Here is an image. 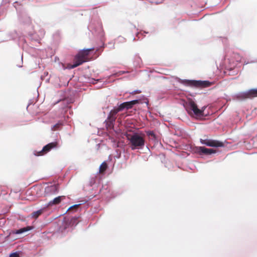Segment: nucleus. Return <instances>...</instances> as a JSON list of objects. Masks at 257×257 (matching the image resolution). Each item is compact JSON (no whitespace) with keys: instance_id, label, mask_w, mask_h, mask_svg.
<instances>
[{"instance_id":"nucleus-21","label":"nucleus","mask_w":257,"mask_h":257,"mask_svg":"<svg viewBox=\"0 0 257 257\" xmlns=\"http://www.w3.org/2000/svg\"><path fill=\"white\" fill-rule=\"evenodd\" d=\"M17 257H20V253L17 252Z\"/></svg>"},{"instance_id":"nucleus-23","label":"nucleus","mask_w":257,"mask_h":257,"mask_svg":"<svg viewBox=\"0 0 257 257\" xmlns=\"http://www.w3.org/2000/svg\"><path fill=\"white\" fill-rule=\"evenodd\" d=\"M160 4V3H158V2H156V4H157V5H158V4Z\"/></svg>"},{"instance_id":"nucleus-19","label":"nucleus","mask_w":257,"mask_h":257,"mask_svg":"<svg viewBox=\"0 0 257 257\" xmlns=\"http://www.w3.org/2000/svg\"><path fill=\"white\" fill-rule=\"evenodd\" d=\"M141 92V91L140 90H136V91H134V92H132V94H137V93H140Z\"/></svg>"},{"instance_id":"nucleus-9","label":"nucleus","mask_w":257,"mask_h":257,"mask_svg":"<svg viewBox=\"0 0 257 257\" xmlns=\"http://www.w3.org/2000/svg\"><path fill=\"white\" fill-rule=\"evenodd\" d=\"M196 151L200 155H210L216 152V151L213 149H208L204 147H197Z\"/></svg>"},{"instance_id":"nucleus-13","label":"nucleus","mask_w":257,"mask_h":257,"mask_svg":"<svg viewBox=\"0 0 257 257\" xmlns=\"http://www.w3.org/2000/svg\"><path fill=\"white\" fill-rule=\"evenodd\" d=\"M108 167L107 164L105 162H103L99 167V172L100 174L103 173Z\"/></svg>"},{"instance_id":"nucleus-20","label":"nucleus","mask_w":257,"mask_h":257,"mask_svg":"<svg viewBox=\"0 0 257 257\" xmlns=\"http://www.w3.org/2000/svg\"><path fill=\"white\" fill-rule=\"evenodd\" d=\"M10 257H16V252L11 253Z\"/></svg>"},{"instance_id":"nucleus-18","label":"nucleus","mask_w":257,"mask_h":257,"mask_svg":"<svg viewBox=\"0 0 257 257\" xmlns=\"http://www.w3.org/2000/svg\"><path fill=\"white\" fill-rule=\"evenodd\" d=\"M79 205H80V204L74 205L71 206L70 207H69L67 211H70L73 209H76L79 207Z\"/></svg>"},{"instance_id":"nucleus-5","label":"nucleus","mask_w":257,"mask_h":257,"mask_svg":"<svg viewBox=\"0 0 257 257\" xmlns=\"http://www.w3.org/2000/svg\"><path fill=\"white\" fill-rule=\"evenodd\" d=\"M58 143L57 142L50 143L45 146L42 150L40 151H35L34 154L36 156H43L50 152L52 149L56 148L58 147Z\"/></svg>"},{"instance_id":"nucleus-2","label":"nucleus","mask_w":257,"mask_h":257,"mask_svg":"<svg viewBox=\"0 0 257 257\" xmlns=\"http://www.w3.org/2000/svg\"><path fill=\"white\" fill-rule=\"evenodd\" d=\"M94 50V48L84 49L80 51L75 56L74 59V64H69L68 67L70 69L74 68L84 62L88 61V56L90 52Z\"/></svg>"},{"instance_id":"nucleus-17","label":"nucleus","mask_w":257,"mask_h":257,"mask_svg":"<svg viewBox=\"0 0 257 257\" xmlns=\"http://www.w3.org/2000/svg\"><path fill=\"white\" fill-rule=\"evenodd\" d=\"M62 125V123L61 122H59L55 124L52 127V130L53 131H57L59 129L61 126Z\"/></svg>"},{"instance_id":"nucleus-7","label":"nucleus","mask_w":257,"mask_h":257,"mask_svg":"<svg viewBox=\"0 0 257 257\" xmlns=\"http://www.w3.org/2000/svg\"><path fill=\"white\" fill-rule=\"evenodd\" d=\"M120 111L121 110H118V107H114L110 111L107 117L108 122L110 125H113V123L116 118V114Z\"/></svg>"},{"instance_id":"nucleus-6","label":"nucleus","mask_w":257,"mask_h":257,"mask_svg":"<svg viewBox=\"0 0 257 257\" xmlns=\"http://www.w3.org/2000/svg\"><path fill=\"white\" fill-rule=\"evenodd\" d=\"M200 143L209 147H219L223 146L222 142L208 139H201Z\"/></svg>"},{"instance_id":"nucleus-11","label":"nucleus","mask_w":257,"mask_h":257,"mask_svg":"<svg viewBox=\"0 0 257 257\" xmlns=\"http://www.w3.org/2000/svg\"><path fill=\"white\" fill-rule=\"evenodd\" d=\"M236 97L238 100L249 99L248 91L241 92L236 95Z\"/></svg>"},{"instance_id":"nucleus-4","label":"nucleus","mask_w":257,"mask_h":257,"mask_svg":"<svg viewBox=\"0 0 257 257\" xmlns=\"http://www.w3.org/2000/svg\"><path fill=\"white\" fill-rule=\"evenodd\" d=\"M186 109L190 115H195V116H201L203 115V110L199 109L197 104L194 101L190 99L186 105Z\"/></svg>"},{"instance_id":"nucleus-1","label":"nucleus","mask_w":257,"mask_h":257,"mask_svg":"<svg viewBox=\"0 0 257 257\" xmlns=\"http://www.w3.org/2000/svg\"><path fill=\"white\" fill-rule=\"evenodd\" d=\"M130 141V145L132 150L140 149L144 148L145 144V135H139L138 133L128 134L126 136Z\"/></svg>"},{"instance_id":"nucleus-8","label":"nucleus","mask_w":257,"mask_h":257,"mask_svg":"<svg viewBox=\"0 0 257 257\" xmlns=\"http://www.w3.org/2000/svg\"><path fill=\"white\" fill-rule=\"evenodd\" d=\"M139 101L138 100H134L131 101L124 102L123 103H121L118 107V110H120L121 111L123 110L124 109H129L132 108L133 106L137 103H138Z\"/></svg>"},{"instance_id":"nucleus-12","label":"nucleus","mask_w":257,"mask_h":257,"mask_svg":"<svg viewBox=\"0 0 257 257\" xmlns=\"http://www.w3.org/2000/svg\"><path fill=\"white\" fill-rule=\"evenodd\" d=\"M46 210L45 208H42L36 211H34L31 214L32 217L37 219L40 215H41Z\"/></svg>"},{"instance_id":"nucleus-15","label":"nucleus","mask_w":257,"mask_h":257,"mask_svg":"<svg viewBox=\"0 0 257 257\" xmlns=\"http://www.w3.org/2000/svg\"><path fill=\"white\" fill-rule=\"evenodd\" d=\"M147 135L149 137V139L155 141L156 140V135L153 131L146 132Z\"/></svg>"},{"instance_id":"nucleus-14","label":"nucleus","mask_w":257,"mask_h":257,"mask_svg":"<svg viewBox=\"0 0 257 257\" xmlns=\"http://www.w3.org/2000/svg\"><path fill=\"white\" fill-rule=\"evenodd\" d=\"M248 91L249 93V99L257 97V88L251 89Z\"/></svg>"},{"instance_id":"nucleus-22","label":"nucleus","mask_w":257,"mask_h":257,"mask_svg":"<svg viewBox=\"0 0 257 257\" xmlns=\"http://www.w3.org/2000/svg\"><path fill=\"white\" fill-rule=\"evenodd\" d=\"M51 188L52 189H56V186H52Z\"/></svg>"},{"instance_id":"nucleus-3","label":"nucleus","mask_w":257,"mask_h":257,"mask_svg":"<svg viewBox=\"0 0 257 257\" xmlns=\"http://www.w3.org/2000/svg\"><path fill=\"white\" fill-rule=\"evenodd\" d=\"M183 83L185 85L187 86L195 87L200 88L210 87L213 84L212 82L207 80L202 81L185 80Z\"/></svg>"},{"instance_id":"nucleus-16","label":"nucleus","mask_w":257,"mask_h":257,"mask_svg":"<svg viewBox=\"0 0 257 257\" xmlns=\"http://www.w3.org/2000/svg\"><path fill=\"white\" fill-rule=\"evenodd\" d=\"M31 229V227L30 226L24 227V228H22L17 230V234L22 233L24 232L28 231Z\"/></svg>"},{"instance_id":"nucleus-10","label":"nucleus","mask_w":257,"mask_h":257,"mask_svg":"<svg viewBox=\"0 0 257 257\" xmlns=\"http://www.w3.org/2000/svg\"><path fill=\"white\" fill-rule=\"evenodd\" d=\"M64 196H58L54 198L52 201H50L47 205V207L53 205L59 204L62 199H65Z\"/></svg>"}]
</instances>
